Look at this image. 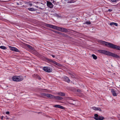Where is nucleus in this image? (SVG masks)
<instances>
[{
	"mask_svg": "<svg viewBox=\"0 0 120 120\" xmlns=\"http://www.w3.org/2000/svg\"><path fill=\"white\" fill-rule=\"evenodd\" d=\"M45 26L47 27L63 32H66L68 31V30L67 29L50 24H45Z\"/></svg>",
	"mask_w": 120,
	"mask_h": 120,
	"instance_id": "nucleus-1",
	"label": "nucleus"
},
{
	"mask_svg": "<svg viewBox=\"0 0 120 120\" xmlns=\"http://www.w3.org/2000/svg\"><path fill=\"white\" fill-rule=\"evenodd\" d=\"M99 52L101 53L104 54L106 55L112 56L113 57L116 58H119V56L117 54L110 52L106 51L104 50H99Z\"/></svg>",
	"mask_w": 120,
	"mask_h": 120,
	"instance_id": "nucleus-2",
	"label": "nucleus"
},
{
	"mask_svg": "<svg viewBox=\"0 0 120 120\" xmlns=\"http://www.w3.org/2000/svg\"><path fill=\"white\" fill-rule=\"evenodd\" d=\"M106 46L109 48L120 50V46L108 42H107V44H106Z\"/></svg>",
	"mask_w": 120,
	"mask_h": 120,
	"instance_id": "nucleus-3",
	"label": "nucleus"
},
{
	"mask_svg": "<svg viewBox=\"0 0 120 120\" xmlns=\"http://www.w3.org/2000/svg\"><path fill=\"white\" fill-rule=\"evenodd\" d=\"M23 79V77L22 76H14L12 78V79L15 81H20Z\"/></svg>",
	"mask_w": 120,
	"mask_h": 120,
	"instance_id": "nucleus-4",
	"label": "nucleus"
},
{
	"mask_svg": "<svg viewBox=\"0 0 120 120\" xmlns=\"http://www.w3.org/2000/svg\"><path fill=\"white\" fill-rule=\"evenodd\" d=\"M41 94L42 97L45 96L50 98L54 99V96L50 94H46L44 93H43Z\"/></svg>",
	"mask_w": 120,
	"mask_h": 120,
	"instance_id": "nucleus-5",
	"label": "nucleus"
},
{
	"mask_svg": "<svg viewBox=\"0 0 120 120\" xmlns=\"http://www.w3.org/2000/svg\"><path fill=\"white\" fill-rule=\"evenodd\" d=\"M94 116V118L96 120H103L104 119L103 117L98 116L97 114H95Z\"/></svg>",
	"mask_w": 120,
	"mask_h": 120,
	"instance_id": "nucleus-6",
	"label": "nucleus"
},
{
	"mask_svg": "<svg viewBox=\"0 0 120 120\" xmlns=\"http://www.w3.org/2000/svg\"><path fill=\"white\" fill-rule=\"evenodd\" d=\"M43 70L48 72H51L52 69L49 67H44L43 68Z\"/></svg>",
	"mask_w": 120,
	"mask_h": 120,
	"instance_id": "nucleus-7",
	"label": "nucleus"
},
{
	"mask_svg": "<svg viewBox=\"0 0 120 120\" xmlns=\"http://www.w3.org/2000/svg\"><path fill=\"white\" fill-rule=\"evenodd\" d=\"M9 47L11 50L16 52H19V50L16 48L11 47V46H9Z\"/></svg>",
	"mask_w": 120,
	"mask_h": 120,
	"instance_id": "nucleus-8",
	"label": "nucleus"
},
{
	"mask_svg": "<svg viewBox=\"0 0 120 120\" xmlns=\"http://www.w3.org/2000/svg\"><path fill=\"white\" fill-rule=\"evenodd\" d=\"M47 5L51 8H52L53 6V5L52 3L49 1H47Z\"/></svg>",
	"mask_w": 120,
	"mask_h": 120,
	"instance_id": "nucleus-9",
	"label": "nucleus"
},
{
	"mask_svg": "<svg viewBox=\"0 0 120 120\" xmlns=\"http://www.w3.org/2000/svg\"><path fill=\"white\" fill-rule=\"evenodd\" d=\"M52 31L54 32L55 33H56L58 34H59L62 35H63L64 36H65L66 35L65 34L63 33H62L61 32H59L58 31H57L54 30H52Z\"/></svg>",
	"mask_w": 120,
	"mask_h": 120,
	"instance_id": "nucleus-10",
	"label": "nucleus"
},
{
	"mask_svg": "<svg viewBox=\"0 0 120 120\" xmlns=\"http://www.w3.org/2000/svg\"><path fill=\"white\" fill-rule=\"evenodd\" d=\"M63 80L65 81L66 82L68 83L70 81V80L68 77L67 76L64 77L63 78Z\"/></svg>",
	"mask_w": 120,
	"mask_h": 120,
	"instance_id": "nucleus-11",
	"label": "nucleus"
},
{
	"mask_svg": "<svg viewBox=\"0 0 120 120\" xmlns=\"http://www.w3.org/2000/svg\"><path fill=\"white\" fill-rule=\"evenodd\" d=\"M111 91L112 94V95L114 96H117V94L114 90L113 89L111 90Z\"/></svg>",
	"mask_w": 120,
	"mask_h": 120,
	"instance_id": "nucleus-12",
	"label": "nucleus"
},
{
	"mask_svg": "<svg viewBox=\"0 0 120 120\" xmlns=\"http://www.w3.org/2000/svg\"><path fill=\"white\" fill-rule=\"evenodd\" d=\"M54 99H55L57 100H61L63 99V98L59 96H54Z\"/></svg>",
	"mask_w": 120,
	"mask_h": 120,
	"instance_id": "nucleus-13",
	"label": "nucleus"
},
{
	"mask_svg": "<svg viewBox=\"0 0 120 120\" xmlns=\"http://www.w3.org/2000/svg\"><path fill=\"white\" fill-rule=\"evenodd\" d=\"M53 106L55 107L61 109H64L63 107L59 105H55L54 106Z\"/></svg>",
	"mask_w": 120,
	"mask_h": 120,
	"instance_id": "nucleus-14",
	"label": "nucleus"
},
{
	"mask_svg": "<svg viewBox=\"0 0 120 120\" xmlns=\"http://www.w3.org/2000/svg\"><path fill=\"white\" fill-rule=\"evenodd\" d=\"M92 109L96 111L99 110L101 112L102 111L101 110L100 108H96L95 107H93L92 108Z\"/></svg>",
	"mask_w": 120,
	"mask_h": 120,
	"instance_id": "nucleus-15",
	"label": "nucleus"
},
{
	"mask_svg": "<svg viewBox=\"0 0 120 120\" xmlns=\"http://www.w3.org/2000/svg\"><path fill=\"white\" fill-rule=\"evenodd\" d=\"M99 42L103 44V45H105V46L106 44L107 43V42L102 41H100Z\"/></svg>",
	"mask_w": 120,
	"mask_h": 120,
	"instance_id": "nucleus-16",
	"label": "nucleus"
},
{
	"mask_svg": "<svg viewBox=\"0 0 120 120\" xmlns=\"http://www.w3.org/2000/svg\"><path fill=\"white\" fill-rule=\"evenodd\" d=\"M33 76L34 77H35H35L36 78H38L40 80L41 79V78L39 76H38V75H35V74H34L33 75Z\"/></svg>",
	"mask_w": 120,
	"mask_h": 120,
	"instance_id": "nucleus-17",
	"label": "nucleus"
},
{
	"mask_svg": "<svg viewBox=\"0 0 120 120\" xmlns=\"http://www.w3.org/2000/svg\"><path fill=\"white\" fill-rule=\"evenodd\" d=\"M28 9L29 11H35L36 10V9H34L33 8H28Z\"/></svg>",
	"mask_w": 120,
	"mask_h": 120,
	"instance_id": "nucleus-18",
	"label": "nucleus"
},
{
	"mask_svg": "<svg viewBox=\"0 0 120 120\" xmlns=\"http://www.w3.org/2000/svg\"><path fill=\"white\" fill-rule=\"evenodd\" d=\"M57 94L59 95L60 96H65V94L64 93L61 92H59Z\"/></svg>",
	"mask_w": 120,
	"mask_h": 120,
	"instance_id": "nucleus-19",
	"label": "nucleus"
},
{
	"mask_svg": "<svg viewBox=\"0 0 120 120\" xmlns=\"http://www.w3.org/2000/svg\"><path fill=\"white\" fill-rule=\"evenodd\" d=\"M54 62V64H55L57 66H60V67L61 66V65L60 64L58 63L56 61Z\"/></svg>",
	"mask_w": 120,
	"mask_h": 120,
	"instance_id": "nucleus-20",
	"label": "nucleus"
},
{
	"mask_svg": "<svg viewBox=\"0 0 120 120\" xmlns=\"http://www.w3.org/2000/svg\"><path fill=\"white\" fill-rule=\"evenodd\" d=\"M92 56L93 57V58L94 59L96 60L97 59V56L95 55L94 54H92Z\"/></svg>",
	"mask_w": 120,
	"mask_h": 120,
	"instance_id": "nucleus-21",
	"label": "nucleus"
},
{
	"mask_svg": "<svg viewBox=\"0 0 120 120\" xmlns=\"http://www.w3.org/2000/svg\"><path fill=\"white\" fill-rule=\"evenodd\" d=\"M27 46L31 50H34V48L31 46L30 45H27Z\"/></svg>",
	"mask_w": 120,
	"mask_h": 120,
	"instance_id": "nucleus-22",
	"label": "nucleus"
},
{
	"mask_svg": "<svg viewBox=\"0 0 120 120\" xmlns=\"http://www.w3.org/2000/svg\"><path fill=\"white\" fill-rule=\"evenodd\" d=\"M75 2V1L73 0H71L70 1H69L68 2V3H74Z\"/></svg>",
	"mask_w": 120,
	"mask_h": 120,
	"instance_id": "nucleus-23",
	"label": "nucleus"
},
{
	"mask_svg": "<svg viewBox=\"0 0 120 120\" xmlns=\"http://www.w3.org/2000/svg\"><path fill=\"white\" fill-rule=\"evenodd\" d=\"M0 48L3 49H7V48L3 46H0Z\"/></svg>",
	"mask_w": 120,
	"mask_h": 120,
	"instance_id": "nucleus-24",
	"label": "nucleus"
},
{
	"mask_svg": "<svg viewBox=\"0 0 120 120\" xmlns=\"http://www.w3.org/2000/svg\"><path fill=\"white\" fill-rule=\"evenodd\" d=\"M67 100H72L73 101H75V100H73V99L71 97H68L67 98Z\"/></svg>",
	"mask_w": 120,
	"mask_h": 120,
	"instance_id": "nucleus-25",
	"label": "nucleus"
},
{
	"mask_svg": "<svg viewBox=\"0 0 120 120\" xmlns=\"http://www.w3.org/2000/svg\"><path fill=\"white\" fill-rule=\"evenodd\" d=\"M85 24H91V22L90 21H86L85 22Z\"/></svg>",
	"mask_w": 120,
	"mask_h": 120,
	"instance_id": "nucleus-26",
	"label": "nucleus"
},
{
	"mask_svg": "<svg viewBox=\"0 0 120 120\" xmlns=\"http://www.w3.org/2000/svg\"><path fill=\"white\" fill-rule=\"evenodd\" d=\"M48 60L50 61V62H51L52 63H54V62H55V61H53V60H51V59H49Z\"/></svg>",
	"mask_w": 120,
	"mask_h": 120,
	"instance_id": "nucleus-27",
	"label": "nucleus"
},
{
	"mask_svg": "<svg viewBox=\"0 0 120 120\" xmlns=\"http://www.w3.org/2000/svg\"><path fill=\"white\" fill-rule=\"evenodd\" d=\"M113 25H114L116 26H118V24L116 23L113 22Z\"/></svg>",
	"mask_w": 120,
	"mask_h": 120,
	"instance_id": "nucleus-28",
	"label": "nucleus"
},
{
	"mask_svg": "<svg viewBox=\"0 0 120 120\" xmlns=\"http://www.w3.org/2000/svg\"><path fill=\"white\" fill-rule=\"evenodd\" d=\"M110 26H113V22L111 23H110Z\"/></svg>",
	"mask_w": 120,
	"mask_h": 120,
	"instance_id": "nucleus-29",
	"label": "nucleus"
},
{
	"mask_svg": "<svg viewBox=\"0 0 120 120\" xmlns=\"http://www.w3.org/2000/svg\"><path fill=\"white\" fill-rule=\"evenodd\" d=\"M68 103L70 104H71V105H75V104H73V103H71L70 102V101H68Z\"/></svg>",
	"mask_w": 120,
	"mask_h": 120,
	"instance_id": "nucleus-30",
	"label": "nucleus"
},
{
	"mask_svg": "<svg viewBox=\"0 0 120 120\" xmlns=\"http://www.w3.org/2000/svg\"><path fill=\"white\" fill-rule=\"evenodd\" d=\"M117 0H111V1L113 2H116Z\"/></svg>",
	"mask_w": 120,
	"mask_h": 120,
	"instance_id": "nucleus-31",
	"label": "nucleus"
},
{
	"mask_svg": "<svg viewBox=\"0 0 120 120\" xmlns=\"http://www.w3.org/2000/svg\"><path fill=\"white\" fill-rule=\"evenodd\" d=\"M77 91L78 92H81V90L79 89L77 90Z\"/></svg>",
	"mask_w": 120,
	"mask_h": 120,
	"instance_id": "nucleus-32",
	"label": "nucleus"
},
{
	"mask_svg": "<svg viewBox=\"0 0 120 120\" xmlns=\"http://www.w3.org/2000/svg\"><path fill=\"white\" fill-rule=\"evenodd\" d=\"M6 114H9V112L8 111H7L6 112Z\"/></svg>",
	"mask_w": 120,
	"mask_h": 120,
	"instance_id": "nucleus-33",
	"label": "nucleus"
},
{
	"mask_svg": "<svg viewBox=\"0 0 120 120\" xmlns=\"http://www.w3.org/2000/svg\"><path fill=\"white\" fill-rule=\"evenodd\" d=\"M112 11V10L111 9H109L108 10V11L109 12H111V11Z\"/></svg>",
	"mask_w": 120,
	"mask_h": 120,
	"instance_id": "nucleus-34",
	"label": "nucleus"
},
{
	"mask_svg": "<svg viewBox=\"0 0 120 120\" xmlns=\"http://www.w3.org/2000/svg\"><path fill=\"white\" fill-rule=\"evenodd\" d=\"M51 55L53 58H54L55 57V56L54 55L51 54Z\"/></svg>",
	"mask_w": 120,
	"mask_h": 120,
	"instance_id": "nucleus-35",
	"label": "nucleus"
},
{
	"mask_svg": "<svg viewBox=\"0 0 120 120\" xmlns=\"http://www.w3.org/2000/svg\"><path fill=\"white\" fill-rule=\"evenodd\" d=\"M29 5L30 6H31L32 5V4H30Z\"/></svg>",
	"mask_w": 120,
	"mask_h": 120,
	"instance_id": "nucleus-36",
	"label": "nucleus"
},
{
	"mask_svg": "<svg viewBox=\"0 0 120 120\" xmlns=\"http://www.w3.org/2000/svg\"><path fill=\"white\" fill-rule=\"evenodd\" d=\"M3 116H2L1 118V119L2 120L3 119Z\"/></svg>",
	"mask_w": 120,
	"mask_h": 120,
	"instance_id": "nucleus-37",
	"label": "nucleus"
},
{
	"mask_svg": "<svg viewBox=\"0 0 120 120\" xmlns=\"http://www.w3.org/2000/svg\"><path fill=\"white\" fill-rule=\"evenodd\" d=\"M71 77L72 78L73 77V75H72L71 76Z\"/></svg>",
	"mask_w": 120,
	"mask_h": 120,
	"instance_id": "nucleus-38",
	"label": "nucleus"
},
{
	"mask_svg": "<svg viewBox=\"0 0 120 120\" xmlns=\"http://www.w3.org/2000/svg\"><path fill=\"white\" fill-rule=\"evenodd\" d=\"M35 7H36L38 8V6H35Z\"/></svg>",
	"mask_w": 120,
	"mask_h": 120,
	"instance_id": "nucleus-39",
	"label": "nucleus"
},
{
	"mask_svg": "<svg viewBox=\"0 0 120 120\" xmlns=\"http://www.w3.org/2000/svg\"><path fill=\"white\" fill-rule=\"evenodd\" d=\"M119 86H120V85H119Z\"/></svg>",
	"mask_w": 120,
	"mask_h": 120,
	"instance_id": "nucleus-40",
	"label": "nucleus"
}]
</instances>
